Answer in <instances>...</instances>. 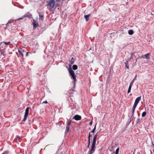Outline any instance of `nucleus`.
<instances>
[{"label": "nucleus", "instance_id": "obj_23", "mask_svg": "<svg viewBox=\"0 0 154 154\" xmlns=\"http://www.w3.org/2000/svg\"><path fill=\"white\" fill-rule=\"evenodd\" d=\"M146 114V111L143 112L142 114V117H145Z\"/></svg>", "mask_w": 154, "mask_h": 154}, {"label": "nucleus", "instance_id": "obj_3", "mask_svg": "<svg viewBox=\"0 0 154 154\" xmlns=\"http://www.w3.org/2000/svg\"><path fill=\"white\" fill-rule=\"evenodd\" d=\"M32 23L33 26V28L34 29H35L36 28L38 27L39 26L38 24V21L35 20H33Z\"/></svg>", "mask_w": 154, "mask_h": 154}, {"label": "nucleus", "instance_id": "obj_12", "mask_svg": "<svg viewBox=\"0 0 154 154\" xmlns=\"http://www.w3.org/2000/svg\"><path fill=\"white\" fill-rule=\"evenodd\" d=\"M150 53H148L144 55V56L145 58L147 60H148V59H149V58H150L149 56L150 55Z\"/></svg>", "mask_w": 154, "mask_h": 154}, {"label": "nucleus", "instance_id": "obj_25", "mask_svg": "<svg viewBox=\"0 0 154 154\" xmlns=\"http://www.w3.org/2000/svg\"><path fill=\"white\" fill-rule=\"evenodd\" d=\"M119 148H117L116 149V152H115V154H118V152H119Z\"/></svg>", "mask_w": 154, "mask_h": 154}, {"label": "nucleus", "instance_id": "obj_36", "mask_svg": "<svg viewBox=\"0 0 154 154\" xmlns=\"http://www.w3.org/2000/svg\"><path fill=\"white\" fill-rule=\"evenodd\" d=\"M92 121H91V122H90V125H91L92 124Z\"/></svg>", "mask_w": 154, "mask_h": 154}, {"label": "nucleus", "instance_id": "obj_35", "mask_svg": "<svg viewBox=\"0 0 154 154\" xmlns=\"http://www.w3.org/2000/svg\"><path fill=\"white\" fill-rule=\"evenodd\" d=\"M138 58H137V59H136V60H135V64H136V63H137V59H138Z\"/></svg>", "mask_w": 154, "mask_h": 154}, {"label": "nucleus", "instance_id": "obj_33", "mask_svg": "<svg viewBox=\"0 0 154 154\" xmlns=\"http://www.w3.org/2000/svg\"><path fill=\"white\" fill-rule=\"evenodd\" d=\"M126 67L128 69L129 68V66L127 64H126Z\"/></svg>", "mask_w": 154, "mask_h": 154}, {"label": "nucleus", "instance_id": "obj_21", "mask_svg": "<svg viewBox=\"0 0 154 154\" xmlns=\"http://www.w3.org/2000/svg\"><path fill=\"white\" fill-rule=\"evenodd\" d=\"M78 68V66L76 65H74L72 66V69L74 70H76Z\"/></svg>", "mask_w": 154, "mask_h": 154}, {"label": "nucleus", "instance_id": "obj_48", "mask_svg": "<svg viewBox=\"0 0 154 154\" xmlns=\"http://www.w3.org/2000/svg\"><path fill=\"white\" fill-rule=\"evenodd\" d=\"M71 121H72V120H71L69 119V122H70L71 123Z\"/></svg>", "mask_w": 154, "mask_h": 154}, {"label": "nucleus", "instance_id": "obj_16", "mask_svg": "<svg viewBox=\"0 0 154 154\" xmlns=\"http://www.w3.org/2000/svg\"><path fill=\"white\" fill-rule=\"evenodd\" d=\"M135 53H136V52H131L130 53V54L131 55V57L130 58V59L129 60H131V59H133V55H134V54H135Z\"/></svg>", "mask_w": 154, "mask_h": 154}, {"label": "nucleus", "instance_id": "obj_46", "mask_svg": "<svg viewBox=\"0 0 154 154\" xmlns=\"http://www.w3.org/2000/svg\"><path fill=\"white\" fill-rule=\"evenodd\" d=\"M128 61H127V62H125V63L126 65V64H127V63H128Z\"/></svg>", "mask_w": 154, "mask_h": 154}, {"label": "nucleus", "instance_id": "obj_5", "mask_svg": "<svg viewBox=\"0 0 154 154\" xmlns=\"http://www.w3.org/2000/svg\"><path fill=\"white\" fill-rule=\"evenodd\" d=\"M81 119V116L78 115H75L73 118V119H75L76 121L80 120Z\"/></svg>", "mask_w": 154, "mask_h": 154}, {"label": "nucleus", "instance_id": "obj_10", "mask_svg": "<svg viewBox=\"0 0 154 154\" xmlns=\"http://www.w3.org/2000/svg\"><path fill=\"white\" fill-rule=\"evenodd\" d=\"M91 15V14L85 15L84 18H85L86 21H88L89 20V17Z\"/></svg>", "mask_w": 154, "mask_h": 154}, {"label": "nucleus", "instance_id": "obj_26", "mask_svg": "<svg viewBox=\"0 0 154 154\" xmlns=\"http://www.w3.org/2000/svg\"><path fill=\"white\" fill-rule=\"evenodd\" d=\"M96 125H95V126L93 130L91 132V133H94V131L96 130Z\"/></svg>", "mask_w": 154, "mask_h": 154}, {"label": "nucleus", "instance_id": "obj_6", "mask_svg": "<svg viewBox=\"0 0 154 154\" xmlns=\"http://www.w3.org/2000/svg\"><path fill=\"white\" fill-rule=\"evenodd\" d=\"M95 144H92V146L91 147V149L90 150V152H91V153H93L95 151Z\"/></svg>", "mask_w": 154, "mask_h": 154}, {"label": "nucleus", "instance_id": "obj_32", "mask_svg": "<svg viewBox=\"0 0 154 154\" xmlns=\"http://www.w3.org/2000/svg\"><path fill=\"white\" fill-rule=\"evenodd\" d=\"M134 114H132L131 116V119H132L134 118Z\"/></svg>", "mask_w": 154, "mask_h": 154}, {"label": "nucleus", "instance_id": "obj_18", "mask_svg": "<svg viewBox=\"0 0 154 154\" xmlns=\"http://www.w3.org/2000/svg\"><path fill=\"white\" fill-rule=\"evenodd\" d=\"M136 107V106L133 105V108L132 109V114H134V112L135 109Z\"/></svg>", "mask_w": 154, "mask_h": 154}, {"label": "nucleus", "instance_id": "obj_43", "mask_svg": "<svg viewBox=\"0 0 154 154\" xmlns=\"http://www.w3.org/2000/svg\"><path fill=\"white\" fill-rule=\"evenodd\" d=\"M29 53V52H27L26 53V56H27L28 55V53Z\"/></svg>", "mask_w": 154, "mask_h": 154}, {"label": "nucleus", "instance_id": "obj_45", "mask_svg": "<svg viewBox=\"0 0 154 154\" xmlns=\"http://www.w3.org/2000/svg\"><path fill=\"white\" fill-rule=\"evenodd\" d=\"M90 137H88V140H90Z\"/></svg>", "mask_w": 154, "mask_h": 154}, {"label": "nucleus", "instance_id": "obj_39", "mask_svg": "<svg viewBox=\"0 0 154 154\" xmlns=\"http://www.w3.org/2000/svg\"><path fill=\"white\" fill-rule=\"evenodd\" d=\"M23 17H21V18H20L18 19V20H20V19H23Z\"/></svg>", "mask_w": 154, "mask_h": 154}, {"label": "nucleus", "instance_id": "obj_7", "mask_svg": "<svg viewBox=\"0 0 154 154\" xmlns=\"http://www.w3.org/2000/svg\"><path fill=\"white\" fill-rule=\"evenodd\" d=\"M38 14L39 17V19L41 20L42 21H43L44 20V16L43 13H39Z\"/></svg>", "mask_w": 154, "mask_h": 154}, {"label": "nucleus", "instance_id": "obj_13", "mask_svg": "<svg viewBox=\"0 0 154 154\" xmlns=\"http://www.w3.org/2000/svg\"><path fill=\"white\" fill-rule=\"evenodd\" d=\"M0 52H1V54H2L3 56H5L6 55V54L5 53V51L4 50L0 49Z\"/></svg>", "mask_w": 154, "mask_h": 154}, {"label": "nucleus", "instance_id": "obj_15", "mask_svg": "<svg viewBox=\"0 0 154 154\" xmlns=\"http://www.w3.org/2000/svg\"><path fill=\"white\" fill-rule=\"evenodd\" d=\"M71 76L73 80L74 83L75 84V82L76 81L75 75H71Z\"/></svg>", "mask_w": 154, "mask_h": 154}, {"label": "nucleus", "instance_id": "obj_51", "mask_svg": "<svg viewBox=\"0 0 154 154\" xmlns=\"http://www.w3.org/2000/svg\"><path fill=\"white\" fill-rule=\"evenodd\" d=\"M63 1H64V0H63Z\"/></svg>", "mask_w": 154, "mask_h": 154}, {"label": "nucleus", "instance_id": "obj_24", "mask_svg": "<svg viewBox=\"0 0 154 154\" xmlns=\"http://www.w3.org/2000/svg\"><path fill=\"white\" fill-rule=\"evenodd\" d=\"M75 60L73 57H72L71 60V64H73Z\"/></svg>", "mask_w": 154, "mask_h": 154}, {"label": "nucleus", "instance_id": "obj_20", "mask_svg": "<svg viewBox=\"0 0 154 154\" xmlns=\"http://www.w3.org/2000/svg\"><path fill=\"white\" fill-rule=\"evenodd\" d=\"M128 33L130 35H132L134 33L133 31L132 30H130L128 31Z\"/></svg>", "mask_w": 154, "mask_h": 154}, {"label": "nucleus", "instance_id": "obj_2", "mask_svg": "<svg viewBox=\"0 0 154 154\" xmlns=\"http://www.w3.org/2000/svg\"><path fill=\"white\" fill-rule=\"evenodd\" d=\"M29 107H27L26 109L25 114L24 116V118L22 120L23 122H25L27 119L28 115Z\"/></svg>", "mask_w": 154, "mask_h": 154}, {"label": "nucleus", "instance_id": "obj_49", "mask_svg": "<svg viewBox=\"0 0 154 154\" xmlns=\"http://www.w3.org/2000/svg\"><path fill=\"white\" fill-rule=\"evenodd\" d=\"M89 146H90V145H89V144H88V148L89 147Z\"/></svg>", "mask_w": 154, "mask_h": 154}, {"label": "nucleus", "instance_id": "obj_40", "mask_svg": "<svg viewBox=\"0 0 154 154\" xmlns=\"http://www.w3.org/2000/svg\"><path fill=\"white\" fill-rule=\"evenodd\" d=\"M10 24L11 25V24H10V23H8L7 24V26H9V25Z\"/></svg>", "mask_w": 154, "mask_h": 154}, {"label": "nucleus", "instance_id": "obj_1", "mask_svg": "<svg viewBox=\"0 0 154 154\" xmlns=\"http://www.w3.org/2000/svg\"><path fill=\"white\" fill-rule=\"evenodd\" d=\"M47 4L46 6L50 7L51 8H53L55 5V1L54 0H50L47 2Z\"/></svg>", "mask_w": 154, "mask_h": 154}, {"label": "nucleus", "instance_id": "obj_11", "mask_svg": "<svg viewBox=\"0 0 154 154\" xmlns=\"http://www.w3.org/2000/svg\"><path fill=\"white\" fill-rule=\"evenodd\" d=\"M69 74L71 76L72 75H75V73L73 71L71 68H70L69 69Z\"/></svg>", "mask_w": 154, "mask_h": 154}, {"label": "nucleus", "instance_id": "obj_28", "mask_svg": "<svg viewBox=\"0 0 154 154\" xmlns=\"http://www.w3.org/2000/svg\"><path fill=\"white\" fill-rule=\"evenodd\" d=\"M71 124V123L70 122L68 121L67 123V126L70 127Z\"/></svg>", "mask_w": 154, "mask_h": 154}, {"label": "nucleus", "instance_id": "obj_30", "mask_svg": "<svg viewBox=\"0 0 154 154\" xmlns=\"http://www.w3.org/2000/svg\"><path fill=\"white\" fill-rule=\"evenodd\" d=\"M48 103V102L47 101H45L42 103V104Z\"/></svg>", "mask_w": 154, "mask_h": 154}, {"label": "nucleus", "instance_id": "obj_8", "mask_svg": "<svg viewBox=\"0 0 154 154\" xmlns=\"http://www.w3.org/2000/svg\"><path fill=\"white\" fill-rule=\"evenodd\" d=\"M32 16V15L29 12H27L24 15L23 17H31Z\"/></svg>", "mask_w": 154, "mask_h": 154}, {"label": "nucleus", "instance_id": "obj_31", "mask_svg": "<svg viewBox=\"0 0 154 154\" xmlns=\"http://www.w3.org/2000/svg\"><path fill=\"white\" fill-rule=\"evenodd\" d=\"M18 139H20V137L18 136H16V138H15V140H17Z\"/></svg>", "mask_w": 154, "mask_h": 154}, {"label": "nucleus", "instance_id": "obj_42", "mask_svg": "<svg viewBox=\"0 0 154 154\" xmlns=\"http://www.w3.org/2000/svg\"><path fill=\"white\" fill-rule=\"evenodd\" d=\"M60 0H56V2H60Z\"/></svg>", "mask_w": 154, "mask_h": 154}, {"label": "nucleus", "instance_id": "obj_44", "mask_svg": "<svg viewBox=\"0 0 154 154\" xmlns=\"http://www.w3.org/2000/svg\"><path fill=\"white\" fill-rule=\"evenodd\" d=\"M154 144L153 143H152V146H153V148H154Z\"/></svg>", "mask_w": 154, "mask_h": 154}, {"label": "nucleus", "instance_id": "obj_19", "mask_svg": "<svg viewBox=\"0 0 154 154\" xmlns=\"http://www.w3.org/2000/svg\"><path fill=\"white\" fill-rule=\"evenodd\" d=\"M11 42H1L0 43V46L3 43H4L5 45H9L10 44Z\"/></svg>", "mask_w": 154, "mask_h": 154}, {"label": "nucleus", "instance_id": "obj_14", "mask_svg": "<svg viewBox=\"0 0 154 154\" xmlns=\"http://www.w3.org/2000/svg\"><path fill=\"white\" fill-rule=\"evenodd\" d=\"M18 51L19 52V55L20 56V57L21 58H23V55L22 53L21 52V51L20 50H18Z\"/></svg>", "mask_w": 154, "mask_h": 154}, {"label": "nucleus", "instance_id": "obj_34", "mask_svg": "<svg viewBox=\"0 0 154 154\" xmlns=\"http://www.w3.org/2000/svg\"><path fill=\"white\" fill-rule=\"evenodd\" d=\"M131 90H129V89H128V93H129L130 92H131Z\"/></svg>", "mask_w": 154, "mask_h": 154}, {"label": "nucleus", "instance_id": "obj_47", "mask_svg": "<svg viewBox=\"0 0 154 154\" xmlns=\"http://www.w3.org/2000/svg\"><path fill=\"white\" fill-rule=\"evenodd\" d=\"M134 57L135 58V54H134V55H133V57Z\"/></svg>", "mask_w": 154, "mask_h": 154}, {"label": "nucleus", "instance_id": "obj_27", "mask_svg": "<svg viewBox=\"0 0 154 154\" xmlns=\"http://www.w3.org/2000/svg\"><path fill=\"white\" fill-rule=\"evenodd\" d=\"M145 58L144 55H142L140 56H139L138 58H140V59H142V58Z\"/></svg>", "mask_w": 154, "mask_h": 154}, {"label": "nucleus", "instance_id": "obj_9", "mask_svg": "<svg viewBox=\"0 0 154 154\" xmlns=\"http://www.w3.org/2000/svg\"><path fill=\"white\" fill-rule=\"evenodd\" d=\"M97 134H96L94 135V137L93 138V142H92V144H96V140L97 138Z\"/></svg>", "mask_w": 154, "mask_h": 154}, {"label": "nucleus", "instance_id": "obj_4", "mask_svg": "<svg viewBox=\"0 0 154 154\" xmlns=\"http://www.w3.org/2000/svg\"><path fill=\"white\" fill-rule=\"evenodd\" d=\"M141 99V96L138 97L135 100L134 105L137 106Z\"/></svg>", "mask_w": 154, "mask_h": 154}, {"label": "nucleus", "instance_id": "obj_50", "mask_svg": "<svg viewBox=\"0 0 154 154\" xmlns=\"http://www.w3.org/2000/svg\"><path fill=\"white\" fill-rule=\"evenodd\" d=\"M137 154H140V152H139L138 153H137Z\"/></svg>", "mask_w": 154, "mask_h": 154}, {"label": "nucleus", "instance_id": "obj_17", "mask_svg": "<svg viewBox=\"0 0 154 154\" xmlns=\"http://www.w3.org/2000/svg\"><path fill=\"white\" fill-rule=\"evenodd\" d=\"M70 128V127L69 126H66V130L65 131V133L66 134H67L69 131V129Z\"/></svg>", "mask_w": 154, "mask_h": 154}, {"label": "nucleus", "instance_id": "obj_29", "mask_svg": "<svg viewBox=\"0 0 154 154\" xmlns=\"http://www.w3.org/2000/svg\"><path fill=\"white\" fill-rule=\"evenodd\" d=\"M132 84H130L128 89H129V90H131V87H132Z\"/></svg>", "mask_w": 154, "mask_h": 154}, {"label": "nucleus", "instance_id": "obj_22", "mask_svg": "<svg viewBox=\"0 0 154 154\" xmlns=\"http://www.w3.org/2000/svg\"><path fill=\"white\" fill-rule=\"evenodd\" d=\"M136 77H137V75H136L134 77V79L132 80V81L131 82V83H130V84L133 85L134 83V82L135 80H136Z\"/></svg>", "mask_w": 154, "mask_h": 154}, {"label": "nucleus", "instance_id": "obj_41", "mask_svg": "<svg viewBox=\"0 0 154 154\" xmlns=\"http://www.w3.org/2000/svg\"><path fill=\"white\" fill-rule=\"evenodd\" d=\"M88 144L90 145V140H88Z\"/></svg>", "mask_w": 154, "mask_h": 154}, {"label": "nucleus", "instance_id": "obj_38", "mask_svg": "<svg viewBox=\"0 0 154 154\" xmlns=\"http://www.w3.org/2000/svg\"><path fill=\"white\" fill-rule=\"evenodd\" d=\"M88 137H91V134H90V132L89 134Z\"/></svg>", "mask_w": 154, "mask_h": 154}, {"label": "nucleus", "instance_id": "obj_37", "mask_svg": "<svg viewBox=\"0 0 154 154\" xmlns=\"http://www.w3.org/2000/svg\"><path fill=\"white\" fill-rule=\"evenodd\" d=\"M60 123L61 124L62 123H63V124H64V123L62 121H60Z\"/></svg>", "mask_w": 154, "mask_h": 154}]
</instances>
